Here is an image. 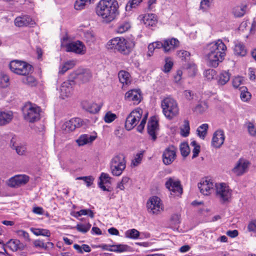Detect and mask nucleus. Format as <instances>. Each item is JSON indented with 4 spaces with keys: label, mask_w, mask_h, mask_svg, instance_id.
<instances>
[{
    "label": "nucleus",
    "mask_w": 256,
    "mask_h": 256,
    "mask_svg": "<svg viewBox=\"0 0 256 256\" xmlns=\"http://www.w3.org/2000/svg\"><path fill=\"white\" fill-rule=\"evenodd\" d=\"M125 100L132 102L134 104H138L142 100V96L139 90H132L127 92L124 96Z\"/></svg>",
    "instance_id": "obj_16"
},
{
    "label": "nucleus",
    "mask_w": 256,
    "mask_h": 256,
    "mask_svg": "<svg viewBox=\"0 0 256 256\" xmlns=\"http://www.w3.org/2000/svg\"><path fill=\"white\" fill-rule=\"evenodd\" d=\"M180 153L184 157H186L188 155L190 150L187 143H182L180 146Z\"/></svg>",
    "instance_id": "obj_49"
},
{
    "label": "nucleus",
    "mask_w": 256,
    "mask_h": 256,
    "mask_svg": "<svg viewBox=\"0 0 256 256\" xmlns=\"http://www.w3.org/2000/svg\"><path fill=\"white\" fill-rule=\"evenodd\" d=\"M30 230L36 236H43L49 237L50 235V230H48L31 228Z\"/></svg>",
    "instance_id": "obj_41"
},
{
    "label": "nucleus",
    "mask_w": 256,
    "mask_h": 256,
    "mask_svg": "<svg viewBox=\"0 0 256 256\" xmlns=\"http://www.w3.org/2000/svg\"><path fill=\"white\" fill-rule=\"evenodd\" d=\"M66 52H73L79 54H83L86 52L85 46L79 40L68 44L66 46Z\"/></svg>",
    "instance_id": "obj_12"
},
{
    "label": "nucleus",
    "mask_w": 256,
    "mask_h": 256,
    "mask_svg": "<svg viewBox=\"0 0 256 256\" xmlns=\"http://www.w3.org/2000/svg\"><path fill=\"white\" fill-rule=\"evenodd\" d=\"M134 46V42L132 40L116 37L110 40L106 46L108 50H117L123 54L128 55L132 52Z\"/></svg>",
    "instance_id": "obj_3"
},
{
    "label": "nucleus",
    "mask_w": 256,
    "mask_h": 256,
    "mask_svg": "<svg viewBox=\"0 0 256 256\" xmlns=\"http://www.w3.org/2000/svg\"><path fill=\"white\" fill-rule=\"evenodd\" d=\"M28 180L29 177L26 175H17L10 178L6 183L10 187L16 188L25 184Z\"/></svg>",
    "instance_id": "obj_13"
},
{
    "label": "nucleus",
    "mask_w": 256,
    "mask_h": 256,
    "mask_svg": "<svg viewBox=\"0 0 256 256\" xmlns=\"http://www.w3.org/2000/svg\"><path fill=\"white\" fill-rule=\"evenodd\" d=\"M75 74L74 78L78 79L82 83L88 82L92 78V72L88 69H80Z\"/></svg>",
    "instance_id": "obj_21"
},
{
    "label": "nucleus",
    "mask_w": 256,
    "mask_h": 256,
    "mask_svg": "<svg viewBox=\"0 0 256 256\" xmlns=\"http://www.w3.org/2000/svg\"><path fill=\"white\" fill-rule=\"evenodd\" d=\"M96 139V136L88 134H83L76 140V142L78 146H82L90 142H92Z\"/></svg>",
    "instance_id": "obj_29"
},
{
    "label": "nucleus",
    "mask_w": 256,
    "mask_h": 256,
    "mask_svg": "<svg viewBox=\"0 0 256 256\" xmlns=\"http://www.w3.org/2000/svg\"><path fill=\"white\" fill-rule=\"evenodd\" d=\"M230 74L226 71H223L220 73L218 78V83L219 85L223 86L230 80Z\"/></svg>",
    "instance_id": "obj_33"
},
{
    "label": "nucleus",
    "mask_w": 256,
    "mask_h": 256,
    "mask_svg": "<svg viewBox=\"0 0 256 256\" xmlns=\"http://www.w3.org/2000/svg\"><path fill=\"white\" fill-rule=\"evenodd\" d=\"M246 126L249 134L252 136H256V128L252 122H248Z\"/></svg>",
    "instance_id": "obj_62"
},
{
    "label": "nucleus",
    "mask_w": 256,
    "mask_h": 256,
    "mask_svg": "<svg viewBox=\"0 0 256 256\" xmlns=\"http://www.w3.org/2000/svg\"><path fill=\"white\" fill-rule=\"evenodd\" d=\"M226 46L220 40L211 42L207 45L206 60L208 64L216 68L224 59Z\"/></svg>",
    "instance_id": "obj_2"
},
{
    "label": "nucleus",
    "mask_w": 256,
    "mask_h": 256,
    "mask_svg": "<svg viewBox=\"0 0 256 256\" xmlns=\"http://www.w3.org/2000/svg\"><path fill=\"white\" fill-rule=\"evenodd\" d=\"M208 128L207 124H204L200 126L196 130L197 134L200 138L204 139L206 134Z\"/></svg>",
    "instance_id": "obj_39"
},
{
    "label": "nucleus",
    "mask_w": 256,
    "mask_h": 256,
    "mask_svg": "<svg viewBox=\"0 0 256 256\" xmlns=\"http://www.w3.org/2000/svg\"><path fill=\"white\" fill-rule=\"evenodd\" d=\"M72 84H74L73 81H66L62 84L60 89V96L62 99H64L70 96L72 92Z\"/></svg>",
    "instance_id": "obj_22"
},
{
    "label": "nucleus",
    "mask_w": 256,
    "mask_h": 256,
    "mask_svg": "<svg viewBox=\"0 0 256 256\" xmlns=\"http://www.w3.org/2000/svg\"><path fill=\"white\" fill-rule=\"evenodd\" d=\"M214 0H202L200 2V10L203 12H207L213 4Z\"/></svg>",
    "instance_id": "obj_36"
},
{
    "label": "nucleus",
    "mask_w": 256,
    "mask_h": 256,
    "mask_svg": "<svg viewBox=\"0 0 256 256\" xmlns=\"http://www.w3.org/2000/svg\"><path fill=\"white\" fill-rule=\"evenodd\" d=\"M190 145L194 147L192 150V158H194L197 157L200 152V146L197 144L195 140L191 142Z\"/></svg>",
    "instance_id": "obj_50"
},
{
    "label": "nucleus",
    "mask_w": 256,
    "mask_h": 256,
    "mask_svg": "<svg viewBox=\"0 0 256 256\" xmlns=\"http://www.w3.org/2000/svg\"><path fill=\"white\" fill-rule=\"evenodd\" d=\"M91 226V224L90 223L86 224H78L76 226V230L82 233H86L89 230Z\"/></svg>",
    "instance_id": "obj_53"
},
{
    "label": "nucleus",
    "mask_w": 256,
    "mask_h": 256,
    "mask_svg": "<svg viewBox=\"0 0 256 256\" xmlns=\"http://www.w3.org/2000/svg\"><path fill=\"white\" fill-rule=\"evenodd\" d=\"M143 156V152H140L136 154L134 158L132 160V164L134 166H137L140 164Z\"/></svg>",
    "instance_id": "obj_61"
},
{
    "label": "nucleus",
    "mask_w": 256,
    "mask_h": 256,
    "mask_svg": "<svg viewBox=\"0 0 256 256\" xmlns=\"http://www.w3.org/2000/svg\"><path fill=\"white\" fill-rule=\"evenodd\" d=\"M178 56L182 59L186 60L188 58L190 57V53L184 50H180L177 52Z\"/></svg>",
    "instance_id": "obj_64"
},
{
    "label": "nucleus",
    "mask_w": 256,
    "mask_h": 256,
    "mask_svg": "<svg viewBox=\"0 0 256 256\" xmlns=\"http://www.w3.org/2000/svg\"><path fill=\"white\" fill-rule=\"evenodd\" d=\"M24 119L30 123L38 122L40 118L41 108L35 104L28 102L22 108Z\"/></svg>",
    "instance_id": "obj_4"
},
{
    "label": "nucleus",
    "mask_w": 256,
    "mask_h": 256,
    "mask_svg": "<svg viewBox=\"0 0 256 256\" xmlns=\"http://www.w3.org/2000/svg\"><path fill=\"white\" fill-rule=\"evenodd\" d=\"M84 38L87 42L90 44L95 40V36L94 33L91 31H86L84 32Z\"/></svg>",
    "instance_id": "obj_52"
},
{
    "label": "nucleus",
    "mask_w": 256,
    "mask_h": 256,
    "mask_svg": "<svg viewBox=\"0 0 256 256\" xmlns=\"http://www.w3.org/2000/svg\"><path fill=\"white\" fill-rule=\"evenodd\" d=\"M173 62L170 58H165V64L164 66L163 71L165 72H169L173 66Z\"/></svg>",
    "instance_id": "obj_51"
},
{
    "label": "nucleus",
    "mask_w": 256,
    "mask_h": 256,
    "mask_svg": "<svg viewBox=\"0 0 256 256\" xmlns=\"http://www.w3.org/2000/svg\"><path fill=\"white\" fill-rule=\"evenodd\" d=\"M248 164L247 160L240 159L232 169V172L236 176H241L246 172Z\"/></svg>",
    "instance_id": "obj_19"
},
{
    "label": "nucleus",
    "mask_w": 256,
    "mask_h": 256,
    "mask_svg": "<svg viewBox=\"0 0 256 256\" xmlns=\"http://www.w3.org/2000/svg\"><path fill=\"white\" fill-rule=\"evenodd\" d=\"M187 70L188 71V74L191 76H195L197 68L196 66L194 64H188L187 66Z\"/></svg>",
    "instance_id": "obj_58"
},
{
    "label": "nucleus",
    "mask_w": 256,
    "mask_h": 256,
    "mask_svg": "<svg viewBox=\"0 0 256 256\" xmlns=\"http://www.w3.org/2000/svg\"><path fill=\"white\" fill-rule=\"evenodd\" d=\"M8 244L10 249L14 252L18 250H24V244L18 240H10L8 242Z\"/></svg>",
    "instance_id": "obj_32"
},
{
    "label": "nucleus",
    "mask_w": 256,
    "mask_h": 256,
    "mask_svg": "<svg viewBox=\"0 0 256 256\" xmlns=\"http://www.w3.org/2000/svg\"><path fill=\"white\" fill-rule=\"evenodd\" d=\"M117 118L116 114L111 112H107L104 117V120L106 123H110L114 120Z\"/></svg>",
    "instance_id": "obj_55"
},
{
    "label": "nucleus",
    "mask_w": 256,
    "mask_h": 256,
    "mask_svg": "<svg viewBox=\"0 0 256 256\" xmlns=\"http://www.w3.org/2000/svg\"><path fill=\"white\" fill-rule=\"evenodd\" d=\"M146 206L148 212L153 214H158L163 210V206L160 199L154 196L148 200Z\"/></svg>",
    "instance_id": "obj_10"
},
{
    "label": "nucleus",
    "mask_w": 256,
    "mask_h": 256,
    "mask_svg": "<svg viewBox=\"0 0 256 256\" xmlns=\"http://www.w3.org/2000/svg\"><path fill=\"white\" fill-rule=\"evenodd\" d=\"M204 76L208 80H212L216 77V72L213 69H208L204 72Z\"/></svg>",
    "instance_id": "obj_48"
},
{
    "label": "nucleus",
    "mask_w": 256,
    "mask_h": 256,
    "mask_svg": "<svg viewBox=\"0 0 256 256\" xmlns=\"http://www.w3.org/2000/svg\"><path fill=\"white\" fill-rule=\"evenodd\" d=\"M162 112L166 118L172 120L178 114L179 108L176 101L171 97L164 98L161 103Z\"/></svg>",
    "instance_id": "obj_5"
},
{
    "label": "nucleus",
    "mask_w": 256,
    "mask_h": 256,
    "mask_svg": "<svg viewBox=\"0 0 256 256\" xmlns=\"http://www.w3.org/2000/svg\"><path fill=\"white\" fill-rule=\"evenodd\" d=\"M241 90L240 98L244 102L248 101L251 96L250 94L248 92L247 88L245 86H242L240 88Z\"/></svg>",
    "instance_id": "obj_47"
},
{
    "label": "nucleus",
    "mask_w": 256,
    "mask_h": 256,
    "mask_svg": "<svg viewBox=\"0 0 256 256\" xmlns=\"http://www.w3.org/2000/svg\"><path fill=\"white\" fill-rule=\"evenodd\" d=\"M225 139L223 130H218L216 131L214 134L212 141V144L216 148H220L224 144Z\"/></svg>",
    "instance_id": "obj_20"
},
{
    "label": "nucleus",
    "mask_w": 256,
    "mask_h": 256,
    "mask_svg": "<svg viewBox=\"0 0 256 256\" xmlns=\"http://www.w3.org/2000/svg\"><path fill=\"white\" fill-rule=\"evenodd\" d=\"M247 5L241 4L234 6L232 9V14L235 18H241L246 13Z\"/></svg>",
    "instance_id": "obj_27"
},
{
    "label": "nucleus",
    "mask_w": 256,
    "mask_h": 256,
    "mask_svg": "<svg viewBox=\"0 0 256 256\" xmlns=\"http://www.w3.org/2000/svg\"><path fill=\"white\" fill-rule=\"evenodd\" d=\"M82 105L84 109L92 114L98 112L100 108V106H98L96 104L93 102H84L82 103Z\"/></svg>",
    "instance_id": "obj_28"
},
{
    "label": "nucleus",
    "mask_w": 256,
    "mask_h": 256,
    "mask_svg": "<svg viewBox=\"0 0 256 256\" xmlns=\"http://www.w3.org/2000/svg\"><path fill=\"white\" fill-rule=\"evenodd\" d=\"M176 158L175 148L172 146L167 148L163 152L162 161L166 165L171 164Z\"/></svg>",
    "instance_id": "obj_14"
},
{
    "label": "nucleus",
    "mask_w": 256,
    "mask_h": 256,
    "mask_svg": "<svg viewBox=\"0 0 256 256\" xmlns=\"http://www.w3.org/2000/svg\"><path fill=\"white\" fill-rule=\"evenodd\" d=\"M126 168V160L123 154L114 156L111 160L110 168L112 174L118 176H120Z\"/></svg>",
    "instance_id": "obj_6"
},
{
    "label": "nucleus",
    "mask_w": 256,
    "mask_h": 256,
    "mask_svg": "<svg viewBox=\"0 0 256 256\" xmlns=\"http://www.w3.org/2000/svg\"><path fill=\"white\" fill-rule=\"evenodd\" d=\"M16 233L20 238H23L25 242H30V241L28 233L25 230H18L16 232Z\"/></svg>",
    "instance_id": "obj_54"
},
{
    "label": "nucleus",
    "mask_w": 256,
    "mask_h": 256,
    "mask_svg": "<svg viewBox=\"0 0 256 256\" xmlns=\"http://www.w3.org/2000/svg\"><path fill=\"white\" fill-rule=\"evenodd\" d=\"M76 180H84L86 184V186L89 187L92 184L94 178L92 176H80L77 177Z\"/></svg>",
    "instance_id": "obj_56"
},
{
    "label": "nucleus",
    "mask_w": 256,
    "mask_h": 256,
    "mask_svg": "<svg viewBox=\"0 0 256 256\" xmlns=\"http://www.w3.org/2000/svg\"><path fill=\"white\" fill-rule=\"evenodd\" d=\"M142 0H130L127 3L125 9L126 11H131L132 8H136Z\"/></svg>",
    "instance_id": "obj_44"
},
{
    "label": "nucleus",
    "mask_w": 256,
    "mask_h": 256,
    "mask_svg": "<svg viewBox=\"0 0 256 256\" xmlns=\"http://www.w3.org/2000/svg\"><path fill=\"white\" fill-rule=\"evenodd\" d=\"M165 185L166 188L171 192L180 194L182 193L180 181L174 178H168L166 182Z\"/></svg>",
    "instance_id": "obj_15"
},
{
    "label": "nucleus",
    "mask_w": 256,
    "mask_h": 256,
    "mask_svg": "<svg viewBox=\"0 0 256 256\" xmlns=\"http://www.w3.org/2000/svg\"><path fill=\"white\" fill-rule=\"evenodd\" d=\"M158 130V121L155 117L151 118L148 124V132L154 141L156 139V132Z\"/></svg>",
    "instance_id": "obj_18"
},
{
    "label": "nucleus",
    "mask_w": 256,
    "mask_h": 256,
    "mask_svg": "<svg viewBox=\"0 0 256 256\" xmlns=\"http://www.w3.org/2000/svg\"><path fill=\"white\" fill-rule=\"evenodd\" d=\"M13 118L12 111L0 112V126H4L9 123Z\"/></svg>",
    "instance_id": "obj_25"
},
{
    "label": "nucleus",
    "mask_w": 256,
    "mask_h": 256,
    "mask_svg": "<svg viewBox=\"0 0 256 256\" xmlns=\"http://www.w3.org/2000/svg\"><path fill=\"white\" fill-rule=\"evenodd\" d=\"M244 79L241 76H236L232 80V85L235 88H240V86L243 84Z\"/></svg>",
    "instance_id": "obj_59"
},
{
    "label": "nucleus",
    "mask_w": 256,
    "mask_h": 256,
    "mask_svg": "<svg viewBox=\"0 0 256 256\" xmlns=\"http://www.w3.org/2000/svg\"><path fill=\"white\" fill-rule=\"evenodd\" d=\"M120 82L124 84L128 85L131 82L130 74L125 70H120L118 74Z\"/></svg>",
    "instance_id": "obj_31"
},
{
    "label": "nucleus",
    "mask_w": 256,
    "mask_h": 256,
    "mask_svg": "<svg viewBox=\"0 0 256 256\" xmlns=\"http://www.w3.org/2000/svg\"><path fill=\"white\" fill-rule=\"evenodd\" d=\"M82 125V120L80 118H73L65 122L64 126L66 132L74 130L76 128H79Z\"/></svg>",
    "instance_id": "obj_23"
},
{
    "label": "nucleus",
    "mask_w": 256,
    "mask_h": 256,
    "mask_svg": "<svg viewBox=\"0 0 256 256\" xmlns=\"http://www.w3.org/2000/svg\"><path fill=\"white\" fill-rule=\"evenodd\" d=\"M190 124L188 120H184V124L180 128V134L184 137H186L190 134Z\"/></svg>",
    "instance_id": "obj_42"
},
{
    "label": "nucleus",
    "mask_w": 256,
    "mask_h": 256,
    "mask_svg": "<svg viewBox=\"0 0 256 256\" xmlns=\"http://www.w3.org/2000/svg\"><path fill=\"white\" fill-rule=\"evenodd\" d=\"M10 146L12 148L16 150V153L19 155H24L26 152V148L24 146L21 144L20 146H15L12 140L10 142Z\"/></svg>",
    "instance_id": "obj_40"
},
{
    "label": "nucleus",
    "mask_w": 256,
    "mask_h": 256,
    "mask_svg": "<svg viewBox=\"0 0 256 256\" xmlns=\"http://www.w3.org/2000/svg\"><path fill=\"white\" fill-rule=\"evenodd\" d=\"M143 22L146 27L154 26L157 23L156 16L153 14H148L143 16Z\"/></svg>",
    "instance_id": "obj_26"
},
{
    "label": "nucleus",
    "mask_w": 256,
    "mask_h": 256,
    "mask_svg": "<svg viewBox=\"0 0 256 256\" xmlns=\"http://www.w3.org/2000/svg\"><path fill=\"white\" fill-rule=\"evenodd\" d=\"M208 108L207 104L204 102H202L194 108L192 110L196 114H201L206 112Z\"/></svg>",
    "instance_id": "obj_35"
},
{
    "label": "nucleus",
    "mask_w": 256,
    "mask_h": 256,
    "mask_svg": "<svg viewBox=\"0 0 256 256\" xmlns=\"http://www.w3.org/2000/svg\"><path fill=\"white\" fill-rule=\"evenodd\" d=\"M215 194L216 198L222 202L229 200L232 196V190L225 183L216 184Z\"/></svg>",
    "instance_id": "obj_8"
},
{
    "label": "nucleus",
    "mask_w": 256,
    "mask_h": 256,
    "mask_svg": "<svg viewBox=\"0 0 256 256\" xmlns=\"http://www.w3.org/2000/svg\"><path fill=\"white\" fill-rule=\"evenodd\" d=\"M182 95L184 97V98L188 101H193L197 100V99L196 98V94H194L191 90H185L184 91Z\"/></svg>",
    "instance_id": "obj_45"
},
{
    "label": "nucleus",
    "mask_w": 256,
    "mask_h": 256,
    "mask_svg": "<svg viewBox=\"0 0 256 256\" xmlns=\"http://www.w3.org/2000/svg\"><path fill=\"white\" fill-rule=\"evenodd\" d=\"M34 246L36 248H40L46 250L47 248V244L44 243L42 240H36L33 242Z\"/></svg>",
    "instance_id": "obj_63"
},
{
    "label": "nucleus",
    "mask_w": 256,
    "mask_h": 256,
    "mask_svg": "<svg viewBox=\"0 0 256 256\" xmlns=\"http://www.w3.org/2000/svg\"><path fill=\"white\" fill-rule=\"evenodd\" d=\"M26 76L23 78V82L29 86H33L36 84V82L34 78L32 76L26 75Z\"/></svg>",
    "instance_id": "obj_57"
},
{
    "label": "nucleus",
    "mask_w": 256,
    "mask_h": 256,
    "mask_svg": "<svg viewBox=\"0 0 256 256\" xmlns=\"http://www.w3.org/2000/svg\"><path fill=\"white\" fill-rule=\"evenodd\" d=\"M95 11L103 22L109 24L120 14L118 3L116 0H100L96 4Z\"/></svg>",
    "instance_id": "obj_1"
},
{
    "label": "nucleus",
    "mask_w": 256,
    "mask_h": 256,
    "mask_svg": "<svg viewBox=\"0 0 256 256\" xmlns=\"http://www.w3.org/2000/svg\"><path fill=\"white\" fill-rule=\"evenodd\" d=\"M86 215H88L91 218H93L94 217V213L92 210L90 209L81 210L78 212H76L74 216V217L78 218V217Z\"/></svg>",
    "instance_id": "obj_43"
},
{
    "label": "nucleus",
    "mask_w": 256,
    "mask_h": 256,
    "mask_svg": "<svg viewBox=\"0 0 256 256\" xmlns=\"http://www.w3.org/2000/svg\"><path fill=\"white\" fill-rule=\"evenodd\" d=\"M76 64V62L74 60H70L66 62L62 66H60L59 74H63L68 70L72 68Z\"/></svg>",
    "instance_id": "obj_34"
},
{
    "label": "nucleus",
    "mask_w": 256,
    "mask_h": 256,
    "mask_svg": "<svg viewBox=\"0 0 256 256\" xmlns=\"http://www.w3.org/2000/svg\"><path fill=\"white\" fill-rule=\"evenodd\" d=\"M10 70L18 74L28 75L32 71V66L26 62L14 60L9 64Z\"/></svg>",
    "instance_id": "obj_7"
},
{
    "label": "nucleus",
    "mask_w": 256,
    "mask_h": 256,
    "mask_svg": "<svg viewBox=\"0 0 256 256\" xmlns=\"http://www.w3.org/2000/svg\"><path fill=\"white\" fill-rule=\"evenodd\" d=\"M234 52L237 56H244L246 55L247 50L242 42H237L235 43Z\"/></svg>",
    "instance_id": "obj_30"
},
{
    "label": "nucleus",
    "mask_w": 256,
    "mask_h": 256,
    "mask_svg": "<svg viewBox=\"0 0 256 256\" xmlns=\"http://www.w3.org/2000/svg\"><path fill=\"white\" fill-rule=\"evenodd\" d=\"M142 109L137 108L129 114L125 122V127L127 130H130L136 126L142 118Z\"/></svg>",
    "instance_id": "obj_9"
},
{
    "label": "nucleus",
    "mask_w": 256,
    "mask_h": 256,
    "mask_svg": "<svg viewBox=\"0 0 256 256\" xmlns=\"http://www.w3.org/2000/svg\"><path fill=\"white\" fill-rule=\"evenodd\" d=\"M130 178L128 176H124L122 180L119 182L116 186V188L120 190H124L125 188V185H126L129 182Z\"/></svg>",
    "instance_id": "obj_60"
},
{
    "label": "nucleus",
    "mask_w": 256,
    "mask_h": 256,
    "mask_svg": "<svg viewBox=\"0 0 256 256\" xmlns=\"http://www.w3.org/2000/svg\"><path fill=\"white\" fill-rule=\"evenodd\" d=\"M94 0H76L74 3V8L76 10H82L86 6L90 4Z\"/></svg>",
    "instance_id": "obj_38"
},
{
    "label": "nucleus",
    "mask_w": 256,
    "mask_h": 256,
    "mask_svg": "<svg viewBox=\"0 0 256 256\" xmlns=\"http://www.w3.org/2000/svg\"><path fill=\"white\" fill-rule=\"evenodd\" d=\"M130 28V24L128 22H123L120 23L116 29L118 34H122L128 31Z\"/></svg>",
    "instance_id": "obj_37"
},
{
    "label": "nucleus",
    "mask_w": 256,
    "mask_h": 256,
    "mask_svg": "<svg viewBox=\"0 0 256 256\" xmlns=\"http://www.w3.org/2000/svg\"><path fill=\"white\" fill-rule=\"evenodd\" d=\"M215 185L212 180L206 178L200 180L198 184V188L202 194L208 196L214 190Z\"/></svg>",
    "instance_id": "obj_11"
},
{
    "label": "nucleus",
    "mask_w": 256,
    "mask_h": 256,
    "mask_svg": "<svg viewBox=\"0 0 256 256\" xmlns=\"http://www.w3.org/2000/svg\"><path fill=\"white\" fill-rule=\"evenodd\" d=\"M14 24L16 26L21 27L33 25L34 22L30 16L26 15L17 17L15 19Z\"/></svg>",
    "instance_id": "obj_24"
},
{
    "label": "nucleus",
    "mask_w": 256,
    "mask_h": 256,
    "mask_svg": "<svg viewBox=\"0 0 256 256\" xmlns=\"http://www.w3.org/2000/svg\"><path fill=\"white\" fill-rule=\"evenodd\" d=\"M139 236L140 232L134 228L128 230L125 232L126 238L132 239H136L138 238Z\"/></svg>",
    "instance_id": "obj_46"
},
{
    "label": "nucleus",
    "mask_w": 256,
    "mask_h": 256,
    "mask_svg": "<svg viewBox=\"0 0 256 256\" xmlns=\"http://www.w3.org/2000/svg\"><path fill=\"white\" fill-rule=\"evenodd\" d=\"M164 52L165 53H170L180 46L179 40L176 38L164 39Z\"/></svg>",
    "instance_id": "obj_17"
}]
</instances>
